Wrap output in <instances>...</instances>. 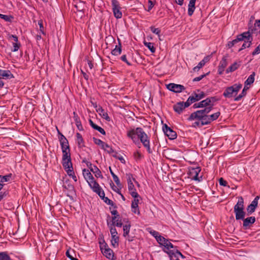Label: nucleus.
<instances>
[{
	"label": "nucleus",
	"mask_w": 260,
	"mask_h": 260,
	"mask_svg": "<svg viewBox=\"0 0 260 260\" xmlns=\"http://www.w3.org/2000/svg\"><path fill=\"white\" fill-rule=\"evenodd\" d=\"M242 84H235L233 85L228 87L225 88L223 93V95L226 98H230L233 96L234 94H237L240 89L242 88Z\"/></svg>",
	"instance_id": "obj_4"
},
{
	"label": "nucleus",
	"mask_w": 260,
	"mask_h": 260,
	"mask_svg": "<svg viewBox=\"0 0 260 260\" xmlns=\"http://www.w3.org/2000/svg\"><path fill=\"white\" fill-rule=\"evenodd\" d=\"M246 32H249L250 36H252V34L257 35L260 34V21L258 20H256L254 25L249 26L248 30Z\"/></svg>",
	"instance_id": "obj_15"
},
{
	"label": "nucleus",
	"mask_w": 260,
	"mask_h": 260,
	"mask_svg": "<svg viewBox=\"0 0 260 260\" xmlns=\"http://www.w3.org/2000/svg\"><path fill=\"white\" fill-rule=\"evenodd\" d=\"M169 240L166 239L164 237L161 236H159L156 238L157 242L161 246H163L165 247V245L167 244L168 241Z\"/></svg>",
	"instance_id": "obj_40"
},
{
	"label": "nucleus",
	"mask_w": 260,
	"mask_h": 260,
	"mask_svg": "<svg viewBox=\"0 0 260 260\" xmlns=\"http://www.w3.org/2000/svg\"><path fill=\"white\" fill-rule=\"evenodd\" d=\"M57 132L58 134L59 135L58 138L62 151L70 150L68 140L64 137V136L59 132L58 129Z\"/></svg>",
	"instance_id": "obj_11"
},
{
	"label": "nucleus",
	"mask_w": 260,
	"mask_h": 260,
	"mask_svg": "<svg viewBox=\"0 0 260 260\" xmlns=\"http://www.w3.org/2000/svg\"><path fill=\"white\" fill-rule=\"evenodd\" d=\"M201 171V168L199 167L192 168L190 170L189 175L192 179L200 182L203 180L202 176H199V174Z\"/></svg>",
	"instance_id": "obj_8"
},
{
	"label": "nucleus",
	"mask_w": 260,
	"mask_h": 260,
	"mask_svg": "<svg viewBox=\"0 0 260 260\" xmlns=\"http://www.w3.org/2000/svg\"><path fill=\"white\" fill-rule=\"evenodd\" d=\"M207 101H208V103L209 105V107L212 106V109H213V107L214 106V103L219 100L216 96H211L207 98Z\"/></svg>",
	"instance_id": "obj_42"
},
{
	"label": "nucleus",
	"mask_w": 260,
	"mask_h": 260,
	"mask_svg": "<svg viewBox=\"0 0 260 260\" xmlns=\"http://www.w3.org/2000/svg\"><path fill=\"white\" fill-rule=\"evenodd\" d=\"M96 111L103 118L106 119L108 121H110V118L107 112H106L102 107L99 106L96 109Z\"/></svg>",
	"instance_id": "obj_25"
},
{
	"label": "nucleus",
	"mask_w": 260,
	"mask_h": 260,
	"mask_svg": "<svg viewBox=\"0 0 260 260\" xmlns=\"http://www.w3.org/2000/svg\"><path fill=\"white\" fill-rule=\"evenodd\" d=\"M111 187L113 191L117 192L119 194H121V191L120 190V188H119L117 186H116L111 181V183L110 184Z\"/></svg>",
	"instance_id": "obj_58"
},
{
	"label": "nucleus",
	"mask_w": 260,
	"mask_h": 260,
	"mask_svg": "<svg viewBox=\"0 0 260 260\" xmlns=\"http://www.w3.org/2000/svg\"><path fill=\"white\" fill-rule=\"evenodd\" d=\"M121 59L125 62L127 65L131 66V63L127 60L126 55H123L121 57Z\"/></svg>",
	"instance_id": "obj_63"
},
{
	"label": "nucleus",
	"mask_w": 260,
	"mask_h": 260,
	"mask_svg": "<svg viewBox=\"0 0 260 260\" xmlns=\"http://www.w3.org/2000/svg\"><path fill=\"white\" fill-rule=\"evenodd\" d=\"M101 250L103 255L107 258L113 259L114 253L112 249L109 248H105L104 249L103 247H101Z\"/></svg>",
	"instance_id": "obj_21"
},
{
	"label": "nucleus",
	"mask_w": 260,
	"mask_h": 260,
	"mask_svg": "<svg viewBox=\"0 0 260 260\" xmlns=\"http://www.w3.org/2000/svg\"><path fill=\"white\" fill-rule=\"evenodd\" d=\"M63 187L68 189L69 193L72 194L75 192L74 186L71 184H68L67 186H63Z\"/></svg>",
	"instance_id": "obj_49"
},
{
	"label": "nucleus",
	"mask_w": 260,
	"mask_h": 260,
	"mask_svg": "<svg viewBox=\"0 0 260 260\" xmlns=\"http://www.w3.org/2000/svg\"><path fill=\"white\" fill-rule=\"evenodd\" d=\"M112 177L117 186L119 187L120 188H121L122 185L120 183V180L119 179L118 176L116 175H113Z\"/></svg>",
	"instance_id": "obj_56"
},
{
	"label": "nucleus",
	"mask_w": 260,
	"mask_h": 260,
	"mask_svg": "<svg viewBox=\"0 0 260 260\" xmlns=\"http://www.w3.org/2000/svg\"><path fill=\"white\" fill-rule=\"evenodd\" d=\"M75 7L78 11L83 12L84 10L85 3L82 1H79L75 5Z\"/></svg>",
	"instance_id": "obj_37"
},
{
	"label": "nucleus",
	"mask_w": 260,
	"mask_h": 260,
	"mask_svg": "<svg viewBox=\"0 0 260 260\" xmlns=\"http://www.w3.org/2000/svg\"><path fill=\"white\" fill-rule=\"evenodd\" d=\"M133 198H134V200L132 201L131 207L132 208H136L138 207L139 203V198H141L140 195L138 193L137 191H133L131 192L130 194Z\"/></svg>",
	"instance_id": "obj_22"
},
{
	"label": "nucleus",
	"mask_w": 260,
	"mask_h": 260,
	"mask_svg": "<svg viewBox=\"0 0 260 260\" xmlns=\"http://www.w3.org/2000/svg\"><path fill=\"white\" fill-rule=\"evenodd\" d=\"M73 118L78 129L80 131H83L84 129L82 125L81 122L80 121V118L78 116L77 113L75 111L73 112Z\"/></svg>",
	"instance_id": "obj_24"
},
{
	"label": "nucleus",
	"mask_w": 260,
	"mask_h": 260,
	"mask_svg": "<svg viewBox=\"0 0 260 260\" xmlns=\"http://www.w3.org/2000/svg\"><path fill=\"white\" fill-rule=\"evenodd\" d=\"M102 199L104 201V202L108 205H111L113 206L114 208H116L117 207L115 204L113 203V202L110 200L108 197H106L104 196V198H102Z\"/></svg>",
	"instance_id": "obj_45"
},
{
	"label": "nucleus",
	"mask_w": 260,
	"mask_h": 260,
	"mask_svg": "<svg viewBox=\"0 0 260 260\" xmlns=\"http://www.w3.org/2000/svg\"><path fill=\"white\" fill-rule=\"evenodd\" d=\"M178 255H180L182 258H185V256L178 250V249H176V250L174 251L173 257L176 258L178 257Z\"/></svg>",
	"instance_id": "obj_60"
},
{
	"label": "nucleus",
	"mask_w": 260,
	"mask_h": 260,
	"mask_svg": "<svg viewBox=\"0 0 260 260\" xmlns=\"http://www.w3.org/2000/svg\"><path fill=\"white\" fill-rule=\"evenodd\" d=\"M205 96V93L203 91H201L200 93L197 94L193 92L192 93V95L189 96L186 101V105L190 106L191 104L199 101L201 99H203Z\"/></svg>",
	"instance_id": "obj_5"
},
{
	"label": "nucleus",
	"mask_w": 260,
	"mask_h": 260,
	"mask_svg": "<svg viewBox=\"0 0 260 260\" xmlns=\"http://www.w3.org/2000/svg\"><path fill=\"white\" fill-rule=\"evenodd\" d=\"M0 18L9 22H11L12 20L13 19V17L11 15H7L2 14H0Z\"/></svg>",
	"instance_id": "obj_47"
},
{
	"label": "nucleus",
	"mask_w": 260,
	"mask_h": 260,
	"mask_svg": "<svg viewBox=\"0 0 260 260\" xmlns=\"http://www.w3.org/2000/svg\"><path fill=\"white\" fill-rule=\"evenodd\" d=\"M127 224L123 226V236L125 237L128 235L131 226L130 222L127 221Z\"/></svg>",
	"instance_id": "obj_36"
},
{
	"label": "nucleus",
	"mask_w": 260,
	"mask_h": 260,
	"mask_svg": "<svg viewBox=\"0 0 260 260\" xmlns=\"http://www.w3.org/2000/svg\"><path fill=\"white\" fill-rule=\"evenodd\" d=\"M164 251L169 255L170 260H179L178 257L176 258L173 257L174 250L166 251L164 249Z\"/></svg>",
	"instance_id": "obj_53"
},
{
	"label": "nucleus",
	"mask_w": 260,
	"mask_h": 260,
	"mask_svg": "<svg viewBox=\"0 0 260 260\" xmlns=\"http://www.w3.org/2000/svg\"><path fill=\"white\" fill-rule=\"evenodd\" d=\"M249 89L248 87H246L244 86L243 89L242 91V92L239 94L237 96L235 97L234 99L235 101H240L243 97L245 96L246 95V91Z\"/></svg>",
	"instance_id": "obj_35"
},
{
	"label": "nucleus",
	"mask_w": 260,
	"mask_h": 260,
	"mask_svg": "<svg viewBox=\"0 0 260 260\" xmlns=\"http://www.w3.org/2000/svg\"><path fill=\"white\" fill-rule=\"evenodd\" d=\"M112 215H114V216L112 217V220H114L117 218L119 219L120 218V215L119 214L118 211L116 210H113L111 211Z\"/></svg>",
	"instance_id": "obj_52"
},
{
	"label": "nucleus",
	"mask_w": 260,
	"mask_h": 260,
	"mask_svg": "<svg viewBox=\"0 0 260 260\" xmlns=\"http://www.w3.org/2000/svg\"><path fill=\"white\" fill-rule=\"evenodd\" d=\"M111 3L114 16L117 19L121 18L122 16V14L120 11V7L119 2L117 0H112Z\"/></svg>",
	"instance_id": "obj_6"
},
{
	"label": "nucleus",
	"mask_w": 260,
	"mask_h": 260,
	"mask_svg": "<svg viewBox=\"0 0 260 260\" xmlns=\"http://www.w3.org/2000/svg\"><path fill=\"white\" fill-rule=\"evenodd\" d=\"M126 177L128 184V189L129 191V193L131 194V192L133 191H137L132 181H134L136 183H138V181L133 177V175L131 173H126Z\"/></svg>",
	"instance_id": "obj_9"
},
{
	"label": "nucleus",
	"mask_w": 260,
	"mask_h": 260,
	"mask_svg": "<svg viewBox=\"0 0 260 260\" xmlns=\"http://www.w3.org/2000/svg\"><path fill=\"white\" fill-rule=\"evenodd\" d=\"M240 61L239 63L235 62L226 70V73L228 74L230 72H233L238 69L240 66Z\"/></svg>",
	"instance_id": "obj_30"
},
{
	"label": "nucleus",
	"mask_w": 260,
	"mask_h": 260,
	"mask_svg": "<svg viewBox=\"0 0 260 260\" xmlns=\"http://www.w3.org/2000/svg\"><path fill=\"white\" fill-rule=\"evenodd\" d=\"M82 173L84 179L86 180L90 187L93 185L94 182H96L88 170L84 169L82 170Z\"/></svg>",
	"instance_id": "obj_13"
},
{
	"label": "nucleus",
	"mask_w": 260,
	"mask_h": 260,
	"mask_svg": "<svg viewBox=\"0 0 260 260\" xmlns=\"http://www.w3.org/2000/svg\"><path fill=\"white\" fill-rule=\"evenodd\" d=\"M257 207L256 203H254L251 202V203L247 207L246 210L247 215H250L253 213Z\"/></svg>",
	"instance_id": "obj_29"
},
{
	"label": "nucleus",
	"mask_w": 260,
	"mask_h": 260,
	"mask_svg": "<svg viewBox=\"0 0 260 260\" xmlns=\"http://www.w3.org/2000/svg\"><path fill=\"white\" fill-rule=\"evenodd\" d=\"M63 167L64 169L66 170L67 174L69 176H71V175H72V174L75 173L74 172V170H73L72 163L71 164V165H69V166L68 167L67 166Z\"/></svg>",
	"instance_id": "obj_38"
},
{
	"label": "nucleus",
	"mask_w": 260,
	"mask_h": 260,
	"mask_svg": "<svg viewBox=\"0 0 260 260\" xmlns=\"http://www.w3.org/2000/svg\"><path fill=\"white\" fill-rule=\"evenodd\" d=\"M244 35H246V33L243 32V33L239 34L237 36L236 38L232 41H229L226 47L229 48H231L236 44H237L239 42L242 41L244 39Z\"/></svg>",
	"instance_id": "obj_18"
},
{
	"label": "nucleus",
	"mask_w": 260,
	"mask_h": 260,
	"mask_svg": "<svg viewBox=\"0 0 260 260\" xmlns=\"http://www.w3.org/2000/svg\"><path fill=\"white\" fill-rule=\"evenodd\" d=\"M12 45L13 46V48L11 50L12 52L17 51L21 46V44L19 42H14Z\"/></svg>",
	"instance_id": "obj_54"
},
{
	"label": "nucleus",
	"mask_w": 260,
	"mask_h": 260,
	"mask_svg": "<svg viewBox=\"0 0 260 260\" xmlns=\"http://www.w3.org/2000/svg\"><path fill=\"white\" fill-rule=\"evenodd\" d=\"M90 187L92 189V191L97 193L101 199L104 197L105 195L104 191L97 182H94L93 185Z\"/></svg>",
	"instance_id": "obj_19"
},
{
	"label": "nucleus",
	"mask_w": 260,
	"mask_h": 260,
	"mask_svg": "<svg viewBox=\"0 0 260 260\" xmlns=\"http://www.w3.org/2000/svg\"><path fill=\"white\" fill-rule=\"evenodd\" d=\"M93 139V141L94 142V143L99 145V146H100L101 147V148H102V147H103V145H104L105 144V142L102 141L101 140L99 139H98V138H96L95 137H93L92 138Z\"/></svg>",
	"instance_id": "obj_51"
},
{
	"label": "nucleus",
	"mask_w": 260,
	"mask_h": 260,
	"mask_svg": "<svg viewBox=\"0 0 260 260\" xmlns=\"http://www.w3.org/2000/svg\"><path fill=\"white\" fill-rule=\"evenodd\" d=\"M0 260H12V259L9 255L8 252L2 251L0 252Z\"/></svg>",
	"instance_id": "obj_41"
},
{
	"label": "nucleus",
	"mask_w": 260,
	"mask_h": 260,
	"mask_svg": "<svg viewBox=\"0 0 260 260\" xmlns=\"http://www.w3.org/2000/svg\"><path fill=\"white\" fill-rule=\"evenodd\" d=\"M255 75V73L253 72L245 81L244 86L247 87L248 85H250L251 84H252L254 81Z\"/></svg>",
	"instance_id": "obj_32"
},
{
	"label": "nucleus",
	"mask_w": 260,
	"mask_h": 260,
	"mask_svg": "<svg viewBox=\"0 0 260 260\" xmlns=\"http://www.w3.org/2000/svg\"><path fill=\"white\" fill-rule=\"evenodd\" d=\"M143 43L144 45L150 50L151 53H154L155 52L156 49L154 47L153 43L147 42L145 41H144Z\"/></svg>",
	"instance_id": "obj_39"
},
{
	"label": "nucleus",
	"mask_w": 260,
	"mask_h": 260,
	"mask_svg": "<svg viewBox=\"0 0 260 260\" xmlns=\"http://www.w3.org/2000/svg\"><path fill=\"white\" fill-rule=\"evenodd\" d=\"M91 172H92L94 174L96 178H101L102 179L103 178V176L101 171L96 166H93V168L91 169Z\"/></svg>",
	"instance_id": "obj_33"
},
{
	"label": "nucleus",
	"mask_w": 260,
	"mask_h": 260,
	"mask_svg": "<svg viewBox=\"0 0 260 260\" xmlns=\"http://www.w3.org/2000/svg\"><path fill=\"white\" fill-rule=\"evenodd\" d=\"M244 199L242 197H238V201L234 207V212L235 214V218L237 220L244 219L246 215L244 211Z\"/></svg>",
	"instance_id": "obj_3"
},
{
	"label": "nucleus",
	"mask_w": 260,
	"mask_h": 260,
	"mask_svg": "<svg viewBox=\"0 0 260 260\" xmlns=\"http://www.w3.org/2000/svg\"><path fill=\"white\" fill-rule=\"evenodd\" d=\"M102 149L105 151H107V152L109 154H111L114 152V150L112 149V148L106 143H105L104 145H103Z\"/></svg>",
	"instance_id": "obj_46"
},
{
	"label": "nucleus",
	"mask_w": 260,
	"mask_h": 260,
	"mask_svg": "<svg viewBox=\"0 0 260 260\" xmlns=\"http://www.w3.org/2000/svg\"><path fill=\"white\" fill-rule=\"evenodd\" d=\"M118 41L119 42L118 45H116L115 48L111 51V53L113 55H118L121 53V46L120 41L119 39H118Z\"/></svg>",
	"instance_id": "obj_31"
},
{
	"label": "nucleus",
	"mask_w": 260,
	"mask_h": 260,
	"mask_svg": "<svg viewBox=\"0 0 260 260\" xmlns=\"http://www.w3.org/2000/svg\"><path fill=\"white\" fill-rule=\"evenodd\" d=\"M196 0H190L188 6V15L189 16H192L193 14L196 7H195V3Z\"/></svg>",
	"instance_id": "obj_27"
},
{
	"label": "nucleus",
	"mask_w": 260,
	"mask_h": 260,
	"mask_svg": "<svg viewBox=\"0 0 260 260\" xmlns=\"http://www.w3.org/2000/svg\"><path fill=\"white\" fill-rule=\"evenodd\" d=\"M245 33H246V35H244V39L243 40L244 42L242 45L241 48L238 50L239 52H240L246 48H249L252 45L253 41L252 36H250L249 32H245Z\"/></svg>",
	"instance_id": "obj_7"
},
{
	"label": "nucleus",
	"mask_w": 260,
	"mask_h": 260,
	"mask_svg": "<svg viewBox=\"0 0 260 260\" xmlns=\"http://www.w3.org/2000/svg\"><path fill=\"white\" fill-rule=\"evenodd\" d=\"M167 88L169 90L175 93H180L185 89L183 85L175 83H170L168 84Z\"/></svg>",
	"instance_id": "obj_14"
},
{
	"label": "nucleus",
	"mask_w": 260,
	"mask_h": 260,
	"mask_svg": "<svg viewBox=\"0 0 260 260\" xmlns=\"http://www.w3.org/2000/svg\"><path fill=\"white\" fill-rule=\"evenodd\" d=\"M162 130L165 134L170 140H174L177 138V133L169 127L166 124L162 126Z\"/></svg>",
	"instance_id": "obj_12"
},
{
	"label": "nucleus",
	"mask_w": 260,
	"mask_h": 260,
	"mask_svg": "<svg viewBox=\"0 0 260 260\" xmlns=\"http://www.w3.org/2000/svg\"><path fill=\"white\" fill-rule=\"evenodd\" d=\"M110 225L113 226L121 227L122 225L121 219L120 218L119 219L117 218L114 220H112V223Z\"/></svg>",
	"instance_id": "obj_44"
},
{
	"label": "nucleus",
	"mask_w": 260,
	"mask_h": 260,
	"mask_svg": "<svg viewBox=\"0 0 260 260\" xmlns=\"http://www.w3.org/2000/svg\"><path fill=\"white\" fill-rule=\"evenodd\" d=\"M241 220L243 221V227L244 229L247 230L250 229L252 225L255 222V218L254 216H249L246 218L244 217V219Z\"/></svg>",
	"instance_id": "obj_17"
},
{
	"label": "nucleus",
	"mask_w": 260,
	"mask_h": 260,
	"mask_svg": "<svg viewBox=\"0 0 260 260\" xmlns=\"http://www.w3.org/2000/svg\"><path fill=\"white\" fill-rule=\"evenodd\" d=\"M119 242V237L118 236H114L112 237L111 243L113 246H115V245L116 244L117 246L118 245Z\"/></svg>",
	"instance_id": "obj_57"
},
{
	"label": "nucleus",
	"mask_w": 260,
	"mask_h": 260,
	"mask_svg": "<svg viewBox=\"0 0 260 260\" xmlns=\"http://www.w3.org/2000/svg\"><path fill=\"white\" fill-rule=\"evenodd\" d=\"M208 101H207V98L203 100L199 103H195L193 104L192 107L194 109L196 108H207L209 107V105L208 103Z\"/></svg>",
	"instance_id": "obj_26"
},
{
	"label": "nucleus",
	"mask_w": 260,
	"mask_h": 260,
	"mask_svg": "<svg viewBox=\"0 0 260 260\" xmlns=\"http://www.w3.org/2000/svg\"><path fill=\"white\" fill-rule=\"evenodd\" d=\"M66 255L68 257H69L71 260H78L77 258L74 257L70 253L69 251L68 250L66 252Z\"/></svg>",
	"instance_id": "obj_64"
},
{
	"label": "nucleus",
	"mask_w": 260,
	"mask_h": 260,
	"mask_svg": "<svg viewBox=\"0 0 260 260\" xmlns=\"http://www.w3.org/2000/svg\"><path fill=\"white\" fill-rule=\"evenodd\" d=\"M219 183L221 186H228L229 188H230V186L228 185L227 181L222 178H220L219 179Z\"/></svg>",
	"instance_id": "obj_59"
},
{
	"label": "nucleus",
	"mask_w": 260,
	"mask_h": 260,
	"mask_svg": "<svg viewBox=\"0 0 260 260\" xmlns=\"http://www.w3.org/2000/svg\"><path fill=\"white\" fill-rule=\"evenodd\" d=\"M220 112H217L214 114H212L211 115H208V117H209V120L211 122V123L216 120L218 117L219 116H220Z\"/></svg>",
	"instance_id": "obj_43"
},
{
	"label": "nucleus",
	"mask_w": 260,
	"mask_h": 260,
	"mask_svg": "<svg viewBox=\"0 0 260 260\" xmlns=\"http://www.w3.org/2000/svg\"><path fill=\"white\" fill-rule=\"evenodd\" d=\"M0 76L4 79H10L14 78L10 70H3L0 69Z\"/></svg>",
	"instance_id": "obj_23"
},
{
	"label": "nucleus",
	"mask_w": 260,
	"mask_h": 260,
	"mask_svg": "<svg viewBox=\"0 0 260 260\" xmlns=\"http://www.w3.org/2000/svg\"><path fill=\"white\" fill-rule=\"evenodd\" d=\"M260 53V44L258 45L254 49V50L252 52V55L254 56L255 55L258 54Z\"/></svg>",
	"instance_id": "obj_61"
},
{
	"label": "nucleus",
	"mask_w": 260,
	"mask_h": 260,
	"mask_svg": "<svg viewBox=\"0 0 260 260\" xmlns=\"http://www.w3.org/2000/svg\"><path fill=\"white\" fill-rule=\"evenodd\" d=\"M150 29L153 33L157 35L158 37H159L161 31L159 28H155L154 26H151L150 27Z\"/></svg>",
	"instance_id": "obj_55"
},
{
	"label": "nucleus",
	"mask_w": 260,
	"mask_h": 260,
	"mask_svg": "<svg viewBox=\"0 0 260 260\" xmlns=\"http://www.w3.org/2000/svg\"><path fill=\"white\" fill-rule=\"evenodd\" d=\"M228 65L227 59L225 56H223L220 61L218 67V73L219 75H222L224 69Z\"/></svg>",
	"instance_id": "obj_20"
},
{
	"label": "nucleus",
	"mask_w": 260,
	"mask_h": 260,
	"mask_svg": "<svg viewBox=\"0 0 260 260\" xmlns=\"http://www.w3.org/2000/svg\"><path fill=\"white\" fill-rule=\"evenodd\" d=\"M212 110V106L207 107L202 110H197L192 113L187 118L189 121H192L195 119L201 121V124L203 125H208L211 123L208 117V114Z\"/></svg>",
	"instance_id": "obj_2"
},
{
	"label": "nucleus",
	"mask_w": 260,
	"mask_h": 260,
	"mask_svg": "<svg viewBox=\"0 0 260 260\" xmlns=\"http://www.w3.org/2000/svg\"><path fill=\"white\" fill-rule=\"evenodd\" d=\"M189 106L186 105V101L185 102H179L174 105L173 110L178 114H180L185 108Z\"/></svg>",
	"instance_id": "obj_16"
},
{
	"label": "nucleus",
	"mask_w": 260,
	"mask_h": 260,
	"mask_svg": "<svg viewBox=\"0 0 260 260\" xmlns=\"http://www.w3.org/2000/svg\"><path fill=\"white\" fill-rule=\"evenodd\" d=\"M76 138H77L76 141H77L78 147L80 148L84 147L85 146V143H84V141L82 138V135L80 133H76Z\"/></svg>",
	"instance_id": "obj_28"
},
{
	"label": "nucleus",
	"mask_w": 260,
	"mask_h": 260,
	"mask_svg": "<svg viewBox=\"0 0 260 260\" xmlns=\"http://www.w3.org/2000/svg\"><path fill=\"white\" fill-rule=\"evenodd\" d=\"M209 73H207L206 74H203L202 75L199 77H196L193 79V82H197L200 81L204 77H205L207 75H208Z\"/></svg>",
	"instance_id": "obj_62"
},
{
	"label": "nucleus",
	"mask_w": 260,
	"mask_h": 260,
	"mask_svg": "<svg viewBox=\"0 0 260 260\" xmlns=\"http://www.w3.org/2000/svg\"><path fill=\"white\" fill-rule=\"evenodd\" d=\"M177 248V246H174L173 244L168 240L167 244L165 245V247L163 248V250L165 249L166 251L174 250V251H175Z\"/></svg>",
	"instance_id": "obj_34"
},
{
	"label": "nucleus",
	"mask_w": 260,
	"mask_h": 260,
	"mask_svg": "<svg viewBox=\"0 0 260 260\" xmlns=\"http://www.w3.org/2000/svg\"><path fill=\"white\" fill-rule=\"evenodd\" d=\"M108 225L109 226V227L110 228V232L112 237L118 236H117L118 233H117L116 228L112 225H109V223L108 222Z\"/></svg>",
	"instance_id": "obj_48"
},
{
	"label": "nucleus",
	"mask_w": 260,
	"mask_h": 260,
	"mask_svg": "<svg viewBox=\"0 0 260 260\" xmlns=\"http://www.w3.org/2000/svg\"><path fill=\"white\" fill-rule=\"evenodd\" d=\"M127 137L131 139L135 144H140L139 141L146 148L149 154H152V150L150 147V137L145 132L144 129L140 127L136 128H131L127 131Z\"/></svg>",
	"instance_id": "obj_1"
},
{
	"label": "nucleus",
	"mask_w": 260,
	"mask_h": 260,
	"mask_svg": "<svg viewBox=\"0 0 260 260\" xmlns=\"http://www.w3.org/2000/svg\"><path fill=\"white\" fill-rule=\"evenodd\" d=\"M62 152V165L63 167L69 166V165H71L72 159L71 156L70 150H63Z\"/></svg>",
	"instance_id": "obj_10"
},
{
	"label": "nucleus",
	"mask_w": 260,
	"mask_h": 260,
	"mask_svg": "<svg viewBox=\"0 0 260 260\" xmlns=\"http://www.w3.org/2000/svg\"><path fill=\"white\" fill-rule=\"evenodd\" d=\"M12 176V174L11 173H10L7 175L2 176V178H1V180H0V182H8L10 180Z\"/></svg>",
	"instance_id": "obj_50"
}]
</instances>
